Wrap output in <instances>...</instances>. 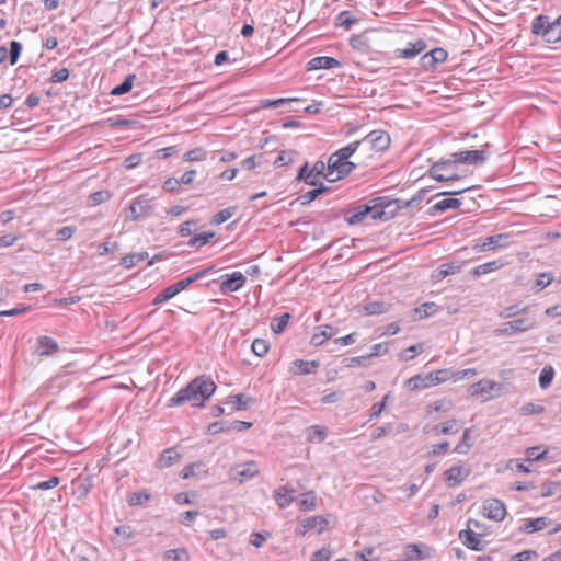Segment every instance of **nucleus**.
Returning <instances> with one entry per match:
<instances>
[{
	"mask_svg": "<svg viewBox=\"0 0 561 561\" xmlns=\"http://www.w3.org/2000/svg\"><path fill=\"white\" fill-rule=\"evenodd\" d=\"M294 152L290 150H283L278 153V157L274 161L276 168L288 165L293 162Z\"/></svg>",
	"mask_w": 561,
	"mask_h": 561,
	"instance_id": "obj_60",
	"label": "nucleus"
},
{
	"mask_svg": "<svg viewBox=\"0 0 561 561\" xmlns=\"http://www.w3.org/2000/svg\"><path fill=\"white\" fill-rule=\"evenodd\" d=\"M182 458V455L180 451L176 450V448L171 447L168 449H164L161 455L159 456L156 467L158 469H164L168 467H171L172 465L180 461Z\"/></svg>",
	"mask_w": 561,
	"mask_h": 561,
	"instance_id": "obj_20",
	"label": "nucleus"
},
{
	"mask_svg": "<svg viewBox=\"0 0 561 561\" xmlns=\"http://www.w3.org/2000/svg\"><path fill=\"white\" fill-rule=\"evenodd\" d=\"M461 267V264L456 263L443 264L432 274V279L435 283L440 282L445 277L460 272Z\"/></svg>",
	"mask_w": 561,
	"mask_h": 561,
	"instance_id": "obj_26",
	"label": "nucleus"
},
{
	"mask_svg": "<svg viewBox=\"0 0 561 561\" xmlns=\"http://www.w3.org/2000/svg\"><path fill=\"white\" fill-rule=\"evenodd\" d=\"M480 526V522L476 519L468 520V529H463L459 531V539L461 542L471 550L480 551L483 549L481 546L480 535L476 534L471 527L478 528Z\"/></svg>",
	"mask_w": 561,
	"mask_h": 561,
	"instance_id": "obj_11",
	"label": "nucleus"
},
{
	"mask_svg": "<svg viewBox=\"0 0 561 561\" xmlns=\"http://www.w3.org/2000/svg\"><path fill=\"white\" fill-rule=\"evenodd\" d=\"M207 158V152L202 147H196L191 150H188L184 156V161L187 162H202L205 161Z\"/></svg>",
	"mask_w": 561,
	"mask_h": 561,
	"instance_id": "obj_42",
	"label": "nucleus"
},
{
	"mask_svg": "<svg viewBox=\"0 0 561 561\" xmlns=\"http://www.w3.org/2000/svg\"><path fill=\"white\" fill-rule=\"evenodd\" d=\"M468 392L471 397L488 401L500 397L503 392V386L491 379H481L470 385Z\"/></svg>",
	"mask_w": 561,
	"mask_h": 561,
	"instance_id": "obj_5",
	"label": "nucleus"
},
{
	"mask_svg": "<svg viewBox=\"0 0 561 561\" xmlns=\"http://www.w3.org/2000/svg\"><path fill=\"white\" fill-rule=\"evenodd\" d=\"M263 154H252L241 161V168L244 170H253L261 165Z\"/></svg>",
	"mask_w": 561,
	"mask_h": 561,
	"instance_id": "obj_58",
	"label": "nucleus"
},
{
	"mask_svg": "<svg viewBox=\"0 0 561 561\" xmlns=\"http://www.w3.org/2000/svg\"><path fill=\"white\" fill-rule=\"evenodd\" d=\"M528 309H529L528 306L519 308L518 305H512V306H508V307H505L504 309H502L500 311L499 316L502 319H510V318L517 316L520 312L526 313L528 311Z\"/></svg>",
	"mask_w": 561,
	"mask_h": 561,
	"instance_id": "obj_50",
	"label": "nucleus"
},
{
	"mask_svg": "<svg viewBox=\"0 0 561 561\" xmlns=\"http://www.w3.org/2000/svg\"><path fill=\"white\" fill-rule=\"evenodd\" d=\"M458 431V422L455 419L442 422L431 428V432L435 435H450L456 434Z\"/></svg>",
	"mask_w": 561,
	"mask_h": 561,
	"instance_id": "obj_29",
	"label": "nucleus"
},
{
	"mask_svg": "<svg viewBox=\"0 0 561 561\" xmlns=\"http://www.w3.org/2000/svg\"><path fill=\"white\" fill-rule=\"evenodd\" d=\"M383 214L382 210L378 209L376 205H360L354 209V211L347 218L348 224L355 225L363 221L367 216L370 215L373 219L380 218Z\"/></svg>",
	"mask_w": 561,
	"mask_h": 561,
	"instance_id": "obj_16",
	"label": "nucleus"
},
{
	"mask_svg": "<svg viewBox=\"0 0 561 561\" xmlns=\"http://www.w3.org/2000/svg\"><path fill=\"white\" fill-rule=\"evenodd\" d=\"M207 270L199 271L184 279H181L176 282L174 287L178 289V294L186 289L191 284H193L195 280L202 278L204 275H206Z\"/></svg>",
	"mask_w": 561,
	"mask_h": 561,
	"instance_id": "obj_44",
	"label": "nucleus"
},
{
	"mask_svg": "<svg viewBox=\"0 0 561 561\" xmlns=\"http://www.w3.org/2000/svg\"><path fill=\"white\" fill-rule=\"evenodd\" d=\"M470 474V468L457 465L443 472V480L449 488H455L462 483Z\"/></svg>",
	"mask_w": 561,
	"mask_h": 561,
	"instance_id": "obj_13",
	"label": "nucleus"
},
{
	"mask_svg": "<svg viewBox=\"0 0 561 561\" xmlns=\"http://www.w3.org/2000/svg\"><path fill=\"white\" fill-rule=\"evenodd\" d=\"M364 311L367 316L381 314L388 311V307L383 302H370L364 306Z\"/></svg>",
	"mask_w": 561,
	"mask_h": 561,
	"instance_id": "obj_57",
	"label": "nucleus"
},
{
	"mask_svg": "<svg viewBox=\"0 0 561 561\" xmlns=\"http://www.w3.org/2000/svg\"><path fill=\"white\" fill-rule=\"evenodd\" d=\"M146 208V201L141 197L134 199L129 205V219L137 220L144 213Z\"/></svg>",
	"mask_w": 561,
	"mask_h": 561,
	"instance_id": "obj_41",
	"label": "nucleus"
},
{
	"mask_svg": "<svg viewBox=\"0 0 561 561\" xmlns=\"http://www.w3.org/2000/svg\"><path fill=\"white\" fill-rule=\"evenodd\" d=\"M134 79H135V75L127 76L121 84L113 88V90L111 91V94L112 95H123V94L129 92L133 88Z\"/></svg>",
	"mask_w": 561,
	"mask_h": 561,
	"instance_id": "obj_47",
	"label": "nucleus"
},
{
	"mask_svg": "<svg viewBox=\"0 0 561 561\" xmlns=\"http://www.w3.org/2000/svg\"><path fill=\"white\" fill-rule=\"evenodd\" d=\"M252 401L251 398L245 397L244 394H234L229 397V403L232 404L236 411H241L248 409L249 403Z\"/></svg>",
	"mask_w": 561,
	"mask_h": 561,
	"instance_id": "obj_48",
	"label": "nucleus"
},
{
	"mask_svg": "<svg viewBox=\"0 0 561 561\" xmlns=\"http://www.w3.org/2000/svg\"><path fill=\"white\" fill-rule=\"evenodd\" d=\"M187 557V551L183 548L168 550L164 556V561H181Z\"/></svg>",
	"mask_w": 561,
	"mask_h": 561,
	"instance_id": "obj_59",
	"label": "nucleus"
},
{
	"mask_svg": "<svg viewBox=\"0 0 561 561\" xmlns=\"http://www.w3.org/2000/svg\"><path fill=\"white\" fill-rule=\"evenodd\" d=\"M334 334L333 327L329 324L320 325L316 328L314 333L311 336L310 343L314 346H320L330 340Z\"/></svg>",
	"mask_w": 561,
	"mask_h": 561,
	"instance_id": "obj_23",
	"label": "nucleus"
},
{
	"mask_svg": "<svg viewBox=\"0 0 561 561\" xmlns=\"http://www.w3.org/2000/svg\"><path fill=\"white\" fill-rule=\"evenodd\" d=\"M180 186L179 179L173 176L168 178L162 184V188L168 193H178L180 191Z\"/></svg>",
	"mask_w": 561,
	"mask_h": 561,
	"instance_id": "obj_63",
	"label": "nucleus"
},
{
	"mask_svg": "<svg viewBox=\"0 0 561 561\" xmlns=\"http://www.w3.org/2000/svg\"><path fill=\"white\" fill-rule=\"evenodd\" d=\"M236 207H227L225 209L219 210L211 219V224L221 225L225 221L229 220L234 214Z\"/></svg>",
	"mask_w": 561,
	"mask_h": 561,
	"instance_id": "obj_52",
	"label": "nucleus"
},
{
	"mask_svg": "<svg viewBox=\"0 0 561 561\" xmlns=\"http://www.w3.org/2000/svg\"><path fill=\"white\" fill-rule=\"evenodd\" d=\"M456 163L454 159L436 162L431 165L428 169V174L431 178L439 181V182H446V181H455L459 180L460 176L456 173Z\"/></svg>",
	"mask_w": 561,
	"mask_h": 561,
	"instance_id": "obj_7",
	"label": "nucleus"
},
{
	"mask_svg": "<svg viewBox=\"0 0 561 561\" xmlns=\"http://www.w3.org/2000/svg\"><path fill=\"white\" fill-rule=\"evenodd\" d=\"M505 263L502 260H493L486 263L480 264L471 270V275L474 277H480L482 275L496 272L502 268Z\"/></svg>",
	"mask_w": 561,
	"mask_h": 561,
	"instance_id": "obj_24",
	"label": "nucleus"
},
{
	"mask_svg": "<svg viewBox=\"0 0 561 561\" xmlns=\"http://www.w3.org/2000/svg\"><path fill=\"white\" fill-rule=\"evenodd\" d=\"M298 179L305 181L306 184L310 186H322L321 178L312 172V170H308L307 163L300 168L298 173Z\"/></svg>",
	"mask_w": 561,
	"mask_h": 561,
	"instance_id": "obj_34",
	"label": "nucleus"
},
{
	"mask_svg": "<svg viewBox=\"0 0 561 561\" xmlns=\"http://www.w3.org/2000/svg\"><path fill=\"white\" fill-rule=\"evenodd\" d=\"M477 375L476 368H467L459 371H453L449 368L437 369L427 374H416L409 378L404 385L410 391L428 389L447 381L458 382Z\"/></svg>",
	"mask_w": 561,
	"mask_h": 561,
	"instance_id": "obj_1",
	"label": "nucleus"
},
{
	"mask_svg": "<svg viewBox=\"0 0 561 561\" xmlns=\"http://www.w3.org/2000/svg\"><path fill=\"white\" fill-rule=\"evenodd\" d=\"M545 412V407L541 403L527 402L519 408V415H537Z\"/></svg>",
	"mask_w": 561,
	"mask_h": 561,
	"instance_id": "obj_43",
	"label": "nucleus"
},
{
	"mask_svg": "<svg viewBox=\"0 0 561 561\" xmlns=\"http://www.w3.org/2000/svg\"><path fill=\"white\" fill-rule=\"evenodd\" d=\"M327 428L321 425H312L307 430V439L311 443H321L327 438Z\"/></svg>",
	"mask_w": 561,
	"mask_h": 561,
	"instance_id": "obj_36",
	"label": "nucleus"
},
{
	"mask_svg": "<svg viewBox=\"0 0 561 561\" xmlns=\"http://www.w3.org/2000/svg\"><path fill=\"white\" fill-rule=\"evenodd\" d=\"M451 408H453L451 400L437 399L426 405L425 413L427 416H432L435 413H447L451 410Z\"/></svg>",
	"mask_w": 561,
	"mask_h": 561,
	"instance_id": "obj_25",
	"label": "nucleus"
},
{
	"mask_svg": "<svg viewBox=\"0 0 561 561\" xmlns=\"http://www.w3.org/2000/svg\"><path fill=\"white\" fill-rule=\"evenodd\" d=\"M330 522L325 516L314 515L307 518H304L300 522V528L297 529V534L304 536L310 530H317L318 534L323 533L329 529Z\"/></svg>",
	"mask_w": 561,
	"mask_h": 561,
	"instance_id": "obj_12",
	"label": "nucleus"
},
{
	"mask_svg": "<svg viewBox=\"0 0 561 561\" xmlns=\"http://www.w3.org/2000/svg\"><path fill=\"white\" fill-rule=\"evenodd\" d=\"M427 45L423 39H417L414 43H409L405 48L397 49L396 56L402 59H410L424 51Z\"/></svg>",
	"mask_w": 561,
	"mask_h": 561,
	"instance_id": "obj_21",
	"label": "nucleus"
},
{
	"mask_svg": "<svg viewBox=\"0 0 561 561\" xmlns=\"http://www.w3.org/2000/svg\"><path fill=\"white\" fill-rule=\"evenodd\" d=\"M554 377V370L551 366H546L542 368L539 376V385L542 389H546L550 386Z\"/></svg>",
	"mask_w": 561,
	"mask_h": 561,
	"instance_id": "obj_54",
	"label": "nucleus"
},
{
	"mask_svg": "<svg viewBox=\"0 0 561 561\" xmlns=\"http://www.w3.org/2000/svg\"><path fill=\"white\" fill-rule=\"evenodd\" d=\"M432 549L425 543H409L404 547L405 561H422L431 558Z\"/></svg>",
	"mask_w": 561,
	"mask_h": 561,
	"instance_id": "obj_17",
	"label": "nucleus"
},
{
	"mask_svg": "<svg viewBox=\"0 0 561 561\" xmlns=\"http://www.w3.org/2000/svg\"><path fill=\"white\" fill-rule=\"evenodd\" d=\"M438 310V307L435 302H424L420 308L414 309L415 319L421 320L433 316Z\"/></svg>",
	"mask_w": 561,
	"mask_h": 561,
	"instance_id": "obj_40",
	"label": "nucleus"
},
{
	"mask_svg": "<svg viewBox=\"0 0 561 561\" xmlns=\"http://www.w3.org/2000/svg\"><path fill=\"white\" fill-rule=\"evenodd\" d=\"M341 66V62L328 56L313 57L307 62V70L314 71L320 69H332Z\"/></svg>",
	"mask_w": 561,
	"mask_h": 561,
	"instance_id": "obj_18",
	"label": "nucleus"
},
{
	"mask_svg": "<svg viewBox=\"0 0 561 561\" xmlns=\"http://www.w3.org/2000/svg\"><path fill=\"white\" fill-rule=\"evenodd\" d=\"M461 205L457 198H444L434 204L433 208L437 211H445L447 209H456Z\"/></svg>",
	"mask_w": 561,
	"mask_h": 561,
	"instance_id": "obj_49",
	"label": "nucleus"
},
{
	"mask_svg": "<svg viewBox=\"0 0 561 561\" xmlns=\"http://www.w3.org/2000/svg\"><path fill=\"white\" fill-rule=\"evenodd\" d=\"M356 22L357 19L354 18L348 11H342L336 18V24L346 30H348Z\"/></svg>",
	"mask_w": 561,
	"mask_h": 561,
	"instance_id": "obj_55",
	"label": "nucleus"
},
{
	"mask_svg": "<svg viewBox=\"0 0 561 561\" xmlns=\"http://www.w3.org/2000/svg\"><path fill=\"white\" fill-rule=\"evenodd\" d=\"M251 348L256 356L263 357L267 354L270 350V343L267 340L264 339H255L252 342Z\"/></svg>",
	"mask_w": 561,
	"mask_h": 561,
	"instance_id": "obj_51",
	"label": "nucleus"
},
{
	"mask_svg": "<svg viewBox=\"0 0 561 561\" xmlns=\"http://www.w3.org/2000/svg\"><path fill=\"white\" fill-rule=\"evenodd\" d=\"M456 165L459 163H467L470 165H479L484 163L486 154L484 150H466L451 154Z\"/></svg>",
	"mask_w": 561,
	"mask_h": 561,
	"instance_id": "obj_15",
	"label": "nucleus"
},
{
	"mask_svg": "<svg viewBox=\"0 0 561 561\" xmlns=\"http://www.w3.org/2000/svg\"><path fill=\"white\" fill-rule=\"evenodd\" d=\"M531 33L547 43L561 41V14L553 21L547 15H538L531 22Z\"/></svg>",
	"mask_w": 561,
	"mask_h": 561,
	"instance_id": "obj_4",
	"label": "nucleus"
},
{
	"mask_svg": "<svg viewBox=\"0 0 561 561\" xmlns=\"http://www.w3.org/2000/svg\"><path fill=\"white\" fill-rule=\"evenodd\" d=\"M373 548H365L363 551L356 553V561H379V559L373 557Z\"/></svg>",
	"mask_w": 561,
	"mask_h": 561,
	"instance_id": "obj_64",
	"label": "nucleus"
},
{
	"mask_svg": "<svg viewBox=\"0 0 561 561\" xmlns=\"http://www.w3.org/2000/svg\"><path fill=\"white\" fill-rule=\"evenodd\" d=\"M448 53L444 48H434L426 53L422 59L428 67H434L437 64H443L447 60Z\"/></svg>",
	"mask_w": 561,
	"mask_h": 561,
	"instance_id": "obj_27",
	"label": "nucleus"
},
{
	"mask_svg": "<svg viewBox=\"0 0 561 561\" xmlns=\"http://www.w3.org/2000/svg\"><path fill=\"white\" fill-rule=\"evenodd\" d=\"M293 490L280 486L274 492V500L280 508L287 507L294 501L291 496Z\"/></svg>",
	"mask_w": 561,
	"mask_h": 561,
	"instance_id": "obj_32",
	"label": "nucleus"
},
{
	"mask_svg": "<svg viewBox=\"0 0 561 561\" xmlns=\"http://www.w3.org/2000/svg\"><path fill=\"white\" fill-rule=\"evenodd\" d=\"M202 467H204V463L201 461L192 462L182 469L180 477L183 480L190 479L191 477H194L196 474V470L201 469Z\"/></svg>",
	"mask_w": 561,
	"mask_h": 561,
	"instance_id": "obj_61",
	"label": "nucleus"
},
{
	"mask_svg": "<svg viewBox=\"0 0 561 561\" xmlns=\"http://www.w3.org/2000/svg\"><path fill=\"white\" fill-rule=\"evenodd\" d=\"M536 321L533 317H523L502 323L497 329V335H513L533 329Z\"/></svg>",
	"mask_w": 561,
	"mask_h": 561,
	"instance_id": "obj_8",
	"label": "nucleus"
},
{
	"mask_svg": "<svg viewBox=\"0 0 561 561\" xmlns=\"http://www.w3.org/2000/svg\"><path fill=\"white\" fill-rule=\"evenodd\" d=\"M289 319H290L289 313H284V314L279 316L278 318H276L274 320V322H272V324H271L272 331L276 334L282 333L285 330V328L287 327Z\"/></svg>",
	"mask_w": 561,
	"mask_h": 561,
	"instance_id": "obj_56",
	"label": "nucleus"
},
{
	"mask_svg": "<svg viewBox=\"0 0 561 561\" xmlns=\"http://www.w3.org/2000/svg\"><path fill=\"white\" fill-rule=\"evenodd\" d=\"M358 148L359 142H351L333 152L327 162L328 173L325 174V180L329 182H337L351 174L355 169V164L348 159Z\"/></svg>",
	"mask_w": 561,
	"mask_h": 561,
	"instance_id": "obj_3",
	"label": "nucleus"
},
{
	"mask_svg": "<svg viewBox=\"0 0 561 561\" xmlns=\"http://www.w3.org/2000/svg\"><path fill=\"white\" fill-rule=\"evenodd\" d=\"M318 367L319 363L317 360L296 359L290 363L288 371L291 375H308L313 373Z\"/></svg>",
	"mask_w": 561,
	"mask_h": 561,
	"instance_id": "obj_19",
	"label": "nucleus"
},
{
	"mask_svg": "<svg viewBox=\"0 0 561 561\" xmlns=\"http://www.w3.org/2000/svg\"><path fill=\"white\" fill-rule=\"evenodd\" d=\"M390 141V136L388 133L383 130H373L362 140H357L356 142H359V147H365L366 152L373 157L374 154L380 153L388 149Z\"/></svg>",
	"mask_w": 561,
	"mask_h": 561,
	"instance_id": "obj_6",
	"label": "nucleus"
},
{
	"mask_svg": "<svg viewBox=\"0 0 561 561\" xmlns=\"http://www.w3.org/2000/svg\"><path fill=\"white\" fill-rule=\"evenodd\" d=\"M260 472V467L256 461H248L241 465L236 466L232 469V479L239 483H243L247 480H250L257 476Z\"/></svg>",
	"mask_w": 561,
	"mask_h": 561,
	"instance_id": "obj_14",
	"label": "nucleus"
},
{
	"mask_svg": "<svg viewBox=\"0 0 561 561\" xmlns=\"http://www.w3.org/2000/svg\"><path fill=\"white\" fill-rule=\"evenodd\" d=\"M178 295V289L174 285L168 286L153 299V305H160Z\"/></svg>",
	"mask_w": 561,
	"mask_h": 561,
	"instance_id": "obj_53",
	"label": "nucleus"
},
{
	"mask_svg": "<svg viewBox=\"0 0 561 561\" xmlns=\"http://www.w3.org/2000/svg\"><path fill=\"white\" fill-rule=\"evenodd\" d=\"M37 344L41 355H50L58 351L57 342L49 336H39Z\"/></svg>",
	"mask_w": 561,
	"mask_h": 561,
	"instance_id": "obj_33",
	"label": "nucleus"
},
{
	"mask_svg": "<svg viewBox=\"0 0 561 561\" xmlns=\"http://www.w3.org/2000/svg\"><path fill=\"white\" fill-rule=\"evenodd\" d=\"M548 524H549V520L547 517H538V518L526 520L522 529L525 533H535V531L542 530L543 528H546L548 526Z\"/></svg>",
	"mask_w": 561,
	"mask_h": 561,
	"instance_id": "obj_37",
	"label": "nucleus"
},
{
	"mask_svg": "<svg viewBox=\"0 0 561 561\" xmlns=\"http://www.w3.org/2000/svg\"><path fill=\"white\" fill-rule=\"evenodd\" d=\"M559 485H560V483L556 482V481H547V482L542 483L540 486L541 496L542 497L552 496L556 493Z\"/></svg>",
	"mask_w": 561,
	"mask_h": 561,
	"instance_id": "obj_62",
	"label": "nucleus"
},
{
	"mask_svg": "<svg viewBox=\"0 0 561 561\" xmlns=\"http://www.w3.org/2000/svg\"><path fill=\"white\" fill-rule=\"evenodd\" d=\"M216 388V383L209 378L196 377L170 398L167 405L173 408L191 403L193 407H203L204 402L214 394Z\"/></svg>",
	"mask_w": 561,
	"mask_h": 561,
	"instance_id": "obj_2",
	"label": "nucleus"
},
{
	"mask_svg": "<svg viewBox=\"0 0 561 561\" xmlns=\"http://www.w3.org/2000/svg\"><path fill=\"white\" fill-rule=\"evenodd\" d=\"M318 504V496L313 491L305 492L300 495L298 505L302 512L316 510Z\"/></svg>",
	"mask_w": 561,
	"mask_h": 561,
	"instance_id": "obj_31",
	"label": "nucleus"
},
{
	"mask_svg": "<svg viewBox=\"0 0 561 561\" xmlns=\"http://www.w3.org/2000/svg\"><path fill=\"white\" fill-rule=\"evenodd\" d=\"M474 439L470 428H466L462 432L460 442L455 446L454 451L458 455H467L473 446Z\"/></svg>",
	"mask_w": 561,
	"mask_h": 561,
	"instance_id": "obj_30",
	"label": "nucleus"
},
{
	"mask_svg": "<svg viewBox=\"0 0 561 561\" xmlns=\"http://www.w3.org/2000/svg\"><path fill=\"white\" fill-rule=\"evenodd\" d=\"M245 283V276L241 272H233L227 274L225 280L221 284V288L228 291L239 290Z\"/></svg>",
	"mask_w": 561,
	"mask_h": 561,
	"instance_id": "obj_22",
	"label": "nucleus"
},
{
	"mask_svg": "<svg viewBox=\"0 0 561 561\" xmlns=\"http://www.w3.org/2000/svg\"><path fill=\"white\" fill-rule=\"evenodd\" d=\"M553 274L551 272H543L537 275L536 279L533 284V289L535 291H541L546 287H548L553 282Z\"/></svg>",
	"mask_w": 561,
	"mask_h": 561,
	"instance_id": "obj_39",
	"label": "nucleus"
},
{
	"mask_svg": "<svg viewBox=\"0 0 561 561\" xmlns=\"http://www.w3.org/2000/svg\"><path fill=\"white\" fill-rule=\"evenodd\" d=\"M423 351H424L423 344L411 345L399 354V358L404 362L412 360L419 354L423 353Z\"/></svg>",
	"mask_w": 561,
	"mask_h": 561,
	"instance_id": "obj_45",
	"label": "nucleus"
},
{
	"mask_svg": "<svg viewBox=\"0 0 561 561\" xmlns=\"http://www.w3.org/2000/svg\"><path fill=\"white\" fill-rule=\"evenodd\" d=\"M481 512L485 518L494 522H502L507 514L505 504L494 497L483 501Z\"/></svg>",
	"mask_w": 561,
	"mask_h": 561,
	"instance_id": "obj_9",
	"label": "nucleus"
},
{
	"mask_svg": "<svg viewBox=\"0 0 561 561\" xmlns=\"http://www.w3.org/2000/svg\"><path fill=\"white\" fill-rule=\"evenodd\" d=\"M511 243V236L508 233H499L495 236L486 237L485 239L477 242L473 249L477 252L494 251L497 249L506 248Z\"/></svg>",
	"mask_w": 561,
	"mask_h": 561,
	"instance_id": "obj_10",
	"label": "nucleus"
},
{
	"mask_svg": "<svg viewBox=\"0 0 561 561\" xmlns=\"http://www.w3.org/2000/svg\"><path fill=\"white\" fill-rule=\"evenodd\" d=\"M215 237V233L211 232V231H205V232H202V233H198L196 236H194L190 241H188V245L190 247H197V248H201L205 244H207L208 242H210V240Z\"/></svg>",
	"mask_w": 561,
	"mask_h": 561,
	"instance_id": "obj_46",
	"label": "nucleus"
},
{
	"mask_svg": "<svg viewBox=\"0 0 561 561\" xmlns=\"http://www.w3.org/2000/svg\"><path fill=\"white\" fill-rule=\"evenodd\" d=\"M147 257V252L126 254L121 259V265L124 266L125 268H131L138 263L146 260Z\"/></svg>",
	"mask_w": 561,
	"mask_h": 561,
	"instance_id": "obj_38",
	"label": "nucleus"
},
{
	"mask_svg": "<svg viewBox=\"0 0 561 561\" xmlns=\"http://www.w3.org/2000/svg\"><path fill=\"white\" fill-rule=\"evenodd\" d=\"M350 45L353 49L362 53H368L371 49L370 39L367 33L352 35L350 38Z\"/></svg>",
	"mask_w": 561,
	"mask_h": 561,
	"instance_id": "obj_28",
	"label": "nucleus"
},
{
	"mask_svg": "<svg viewBox=\"0 0 561 561\" xmlns=\"http://www.w3.org/2000/svg\"><path fill=\"white\" fill-rule=\"evenodd\" d=\"M72 484L75 486L73 495L77 499H84L90 493L91 482L88 479H75Z\"/></svg>",
	"mask_w": 561,
	"mask_h": 561,
	"instance_id": "obj_35",
	"label": "nucleus"
}]
</instances>
